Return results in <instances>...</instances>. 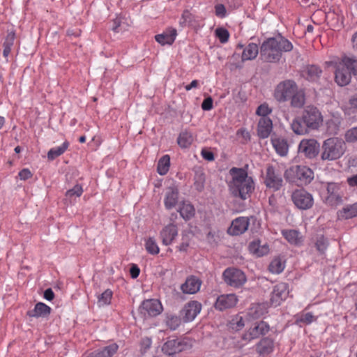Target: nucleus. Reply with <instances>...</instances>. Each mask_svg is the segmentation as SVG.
<instances>
[{"label":"nucleus","mask_w":357,"mask_h":357,"mask_svg":"<svg viewBox=\"0 0 357 357\" xmlns=\"http://www.w3.org/2000/svg\"><path fill=\"white\" fill-rule=\"evenodd\" d=\"M284 176L289 182H295L298 180L305 184L310 183L314 179V172L305 166L291 167L285 171Z\"/></svg>","instance_id":"20e7f679"},{"label":"nucleus","mask_w":357,"mask_h":357,"mask_svg":"<svg viewBox=\"0 0 357 357\" xmlns=\"http://www.w3.org/2000/svg\"><path fill=\"white\" fill-rule=\"evenodd\" d=\"M322 71L320 68L315 65L307 66L302 71V76L310 82L316 81L319 79Z\"/></svg>","instance_id":"a878e982"},{"label":"nucleus","mask_w":357,"mask_h":357,"mask_svg":"<svg viewBox=\"0 0 357 357\" xmlns=\"http://www.w3.org/2000/svg\"><path fill=\"white\" fill-rule=\"evenodd\" d=\"M32 176L31 172L28 169H23L21 172L19 173V176L21 180H26L29 178H31Z\"/></svg>","instance_id":"680f3d73"},{"label":"nucleus","mask_w":357,"mask_h":357,"mask_svg":"<svg viewBox=\"0 0 357 357\" xmlns=\"http://www.w3.org/2000/svg\"><path fill=\"white\" fill-rule=\"evenodd\" d=\"M331 64L335 68V81L339 86H347L351 82V75H357V59L354 57L344 56Z\"/></svg>","instance_id":"7ed1b4c3"},{"label":"nucleus","mask_w":357,"mask_h":357,"mask_svg":"<svg viewBox=\"0 0 357 357\" xmlns=\"http://www.w3.org/2000/svg\"><path fill=\"white\" fill-rule=\"evenodd\" d=\"M271 112L272 109L268 107V105L264 103L257 107L256 114L261 117H268V115L270 114Z\"/></svg>","instance_id":"864d4df0"},{"label":"nucleus","mask_w":357,"mask_h":357,"mask_svg":"<svg viewBox=\"0 0 357 357\" xmlns=\"http://www.w3.org/2000/svg\"><path fill=\"white\" fill-rule=\"evenodd\" d=\"M170 158H160L158 162L157 171L160 175H165L170 166Z\"/></svg>","instance_id":"a19ab883"},{"label":"nucleus","mask_w":357,"mask_h":357,"mask_svg":"<svg viewBox=\"0 0 357 357\" xmlns=\"http://www.w3.org/2000/svg\"><path fill=\"white\" fill-rule=\"evenodd\" d=\"M348 184L351 187L357 188V174L347 178Z\"/></svg>","instance_id":"338daca9"},{"label":"nucleus","mask_w":357,"mask_h":357,"mask_svg":"<svg viewBox=\"0 0 357 357\" xmlns=\"http://www.w3.org/2000/svg\"><path fill=\"white\" fill-rule=\"evenodd\" d=\"M146 250L151 255H157L160 250L155 240L153 238H149L145 243Z\"/></svg>","instance_id":"a18cd8bd"},{"label":"nucleus","mask_w":357,"mask_h":357,"mask_svg":"<svg viewBox=\"0 0 357 357\" xmlns=\"http://www.w3.org/2000/svg\"><path fill=\"white\" fill-rule=\"evenodd\" d=\"M162 310L160 302L156 299L144 301L139 308V313L144 317H155Z\"/></svg>","instance_id":"9b49d317"},{"label":"nucleus","mask_w":357,"mask_h":357,"mask_svg":"<svg viewBox=\"0 0 357 357\" xmlns=\"http://www.w3.org/2000/svg\"><path fill=\"white\" fill-rule=\"evenodd\" d=\"M238 298L234 294H223L218 297L215 307L220 311L236 306Z\"/></svg>","instance_id":"dca6fc26"},{"label":"nucleus","mask_w":357,"mask_h":357,"mask_svg":"<svg viewBox=\"0 0 357 357\" xmlns=\"http://www.w3.org/2000/svg\"><path fill=\"white\" fill-rule=\"evenodd\" d=\"M291 199L294 204L303 210L311 208L314 203L312 195L303 189L295 190L291 195Z\"/></svg>","instance_id":"9d476101"},{"label":"nucleus","mask_w":357,"mask_h":357,"mask_svg":"<svg viewBox=\"0 0 357 357\" xmlns=\"http://www.w3.org/2000/svg\"><path fill=\"white\" fill-rule=\"evenodd\" d=\"M51 308L43 303H38L35 305L33 310L27 312L29 317H47L50 314Z\"/></svg>","instance_id":"c756f323"},{"label":"nucleus","mask_w":357,"mask_h":357,"mask_svg":"<svg viewBox=\"0 0 357 357\" xmlns=\"http://www.w3.org/2000/svg\"><path fill=\"white\" fill-rule=\"evenodd\" d=\"M266 312L264 304H254L248 310V315L252 319H258Z\"/></svg>","instance_id":"4c0bfd02"},{"label":"nucleus","mask_w":357,"mask_h":357,"mask_svg":"<svg viewBox=\"0 0 357 357\" xmlns=\"http://www.w3.org/2000/svg\"><path fill=\"white\" fill-rule=\"evenodd\" d=\"M215 14L219 18H224L227 15L225 6L222 3L215 5Z\"/></svg>","instance_id":"13d9d810"},{"label":"nucleus","mask_w":357,"mask_h":357,"mask_svg":"<svg viewBox=\"0 0 357 357\" xmlns=\"http://www.w3.org/2000/svg\"><path fill=\"white\" fill-rule=\"evenodd\" d=\"M328 243L327 240L323 236H320L317 239L315 247L318 252H319L321 254H324L328 248Z\"/></svg>","instance_id":"603ef678"},{"label":"nucleus","mask_w":357,"mask_h":357,"mask_svg":"<svg viewBox=\"0 0 357 357\" xmlns=\"http://www.w3.org/2000/svg\"><path fill=\"white\" fill-rule=\"evenodd\" d=\"M257 351L261 355H266L272 352L273 342L271 339L264 338L256 345Z\"/></svg>","instance_id":"7c9ffc66"},{"label":"nucleus","mask_w":357,"mask_h":357,"mask_svg":"<svg viewBox=\"0 0 357 357\" xmlns=\"http://www.w3.org/2000/svg\"><path fill=\"white\" fill-rule=\"evenodd\" d=\"M181 324V319L176 316H171L167 318V325L172 330L176 329Z\"/></svg>","instance_id":"6e6d98bb"},{"label":"nucleus","mask_w":357,"mask_h":357,"mask_svg":"<svg viewBox=\"0 0 357 357\" xmlns=\"http://www.w3.org/2000/svg\"><path fill=\"white\" fill-rule=\"evenodd\" d=\"M351 106L357 109V94L352 96L349 100Z\"/></svg>","instance_id":"774afa93"},{"label":"nucleus","mask_w":357,"mask_h":357,"mask_svg":"<svg viewBox=\"0 0 357 357\" xmlns=\"http://www.w3.org/2000/svg\"><path fill=\"white\" fill-rule=\"evenodd\" d=\"M273 129L272 120L269 117H261L257 125V135L261 139L267 138Z\"/></svg>","instance_id":"412c9836"},{"label":"nucleus","mask_w":357,"mask_h":357,"mask_svg":"<svg viewBox=\"0 0 357 357\" xmlns=\"http://www.w3.org/2000/svg\"><path fill=\"white\" fill-rule=\"evenodd\" d=\"M192 236V234L190 231H184L182 233V243L178 246L180 251L185 252L189 246V241L190 238Z\"/></svg>","instance_id":"49530a36"},{"label":"nucleus","mask_w":357,"mask_h":357,"mask_svg":"<svg viewBox=\"0 0 357 357\" xmlns=\"http://www.w3.org/2000/svg\"><path fill=\"white\" fill-rule=\"evenodd\" d=\"M264 182L268 188L273 191L280 190L283 184L281 176L275 172L273 166L266 168Z\"/></svg>","instance_id":"f8f14e48"},{"label":"nucleus","mask_w":357,"mask_h":357,"mask_svg":"<svg viewBox=\"0 0 357 357\" xmlns=\"http://www.w3.org/2000/svg\"><path fill=\"white\" fill-rule=\"evenodd\" d=\"M271 142L278 155L281 156L287 155L289 146L285 139L282 137H273L271 138Z\"/></svg>","instance_id":"c85d7f7f"},{"label":"nucleus","mask_w":357,"mask_h":357,"mask_svg":"<svg viewBox=\"0 0 357 357\" xmlns=\"http://www.w3.org/2000/svg\"><path fill=\"white\" fill-rule=\"evenodd\" d=\"M117 349L118 345L112 344L105 347L101 351L91 354L88 357H112L116 352Z\"/></svg>","instance_id":"c9c22d12"},{"label":"nucleus","mask_w":357,"mask_h":357,"mask_svg":"<svg viewBox=\"0 0 357 357\" xmlns=\"http://www.w3.org/2000/svg\"><path fill=\"white\" fill-rule=\"evenodd\" d=\"M319 149L320 144L314 139H303L298 145V153L305 156H317Z\"/></svg>","instance_id":"ddd939ff"},{"label":"nucleus","mask_w":357,"mask_h":357,"mask_svg":"<svg viewBox=\"0 0 357 357\" xmlns=\"http://www.w3.org/2000/svg\"><path fill=\"white\" fill-rule=\"evenodd\" d=\"M222 278L227 285L234 288L242 287L247 281L244 272L234 267L226 268L222 273Z\"/></svg>","instance_id":"39448f33"},{"label":"nucleus","mask_w":357,"mask_h":357,"mask_svg":"<svg viewBox=\"0 0 357 357\" xmlns=\"http://www.w3.org/2000/svg\"><path fill=\"white\" fill-rule=\"evenodd\" d=\"M258 54V45L254 43H250L243 48L241 60L242 61L253 60L257 56Z\"/></svg>","instance_id":"cd10ccee"},{"label":"nucleus","mask_w":357,"mask_h":357,"mask_svg":"<svg viewBox=\"0 0 357 357\" xmlns=\"http://www.w3.org/2000/svg\"><path fill=\"white\" fill-rule=\"evenodd\" d=\"M289 294V288L288 284L284 282L277 284L272 291L271 303L275 306L280 305L283 301L286 300Z\"/></svg>","instance_id":"4468645a"},{"label":"nucleus","mask_w":357,"mask_h":357,"mask_svg":"<svg viewBox=\"0 0 357 357\" xmlns=\"http://www.w3.org/2000/svg\"><path fill=\"white\" fill-rule=\"evenodd\" d=\"M121 18L119 17H116L113 20V26L112 27V31L116 32V33L119 32V28L121 26Z\"/></svg>","instance_id":"e2e57ef3"},{"label":"nucleus","mask_w":357,"mask_h":357,"mask_svg":"<svg viewBox=\"0 0 357 357\" xmlns=\"http://www.w3.org/2000/svg\"><path fill=\"white\" fill-rule=\"evenodd\" d=\"M112 296V292L109 289L105 290L98 296V305L99 307L105 306L110 303Z\"/></svg>","instance_id":"79ce46f5"},{"label":"nucleus","mask_w":357,"mask_h":357,"mask_svg":"<svg viewBox=\"0 0 357 357\" xmlns=\"http://www.w3.org/2000/svg\"><path fill=\"white\" fill-rule=\"evenodd\" d=\"M193 141L194 137L192 134L188 131L181 132L177 139L178 144L183 149L189 147Z\"/></svg>","instance_id":"e433bc0d"},{"label":"nucleus","mask_w":357,"mask_h":357,"mask_svg":"<svg viewBox=\"0 0 357 357\" xmlns=\"http://www.w3.org/2000/svg\"><path fill=\"white\" fill-rule=\"evenodd\" d=\"M203 110L209 111L213 108V99L211 97L205 98L202 103Z\"/></svg>","instance_id":"052dcab7"},{"label":"nucleus","mask_w":357,"mask_h":357,"mask_svg":"<svg viewBox=\"0 0 357 357\" xmlns=\"http://www.w3.org/2000/svg\"><path fill=\"white\" fill-rule=\"evenodd\" d=\"M314 320H315V318L312 315V314L310 312H307V313L302 314L298 321L300 322L305 323L306 324H311Z\"/></svg>","instance_id":"bf43d9fd"},{"label":"nucleus","mask_w":357,"mask_h":357,"mask_svg":"<svg viewBox=\"0 0 357 357\" xmlns=\"http://www.w3.org/2000/svg\"><path fill=\"white\" fill-rule=\"evenodd\" d=\"M229 173L232 177L229 185L231 194L243 200L248 199L255 189L252 178L248 176L247 172L242 168L234 167Z\"/></svg>","instance_id":"f03ea898"},{"label":"nucleus","mask_w":357,"mask_h":357,"mask_svg":"<svg viewBox=\"0 0 357 357\" xmlns=\"http://www.w3.org/2000/svg\"><path fill=\"white\" fill-rule=\"evenodd\" d=\"M345 140L347 142H357V127L348 130L344 135Z\"/></svg>","instance_id":"5fc2aeb1"},{"label":"nucleus","mask_w":357,"mask_h":357,"mask_svg":"<svg viewBox=\"0 0 357 357\" xmlns=\"http://www.w3.org/2000/svg\"><path fill=\"white\" fill-rule=\"evenodd\" d=\"M282 233L287 241L291 244L299 245L302 243V236L296 230H283Z\"/></svg>","instance_id":"473e14b6"},{"label":"nucleus","mask_w":357,"mask_h":357,"mask_svg":"<svg viewBox=\"0 0 357 357\" xmlns=\"http://www.w3.org/2000/svg\"><path fill=\"white\" fill-rule=\"evenodd\" d=\"M229 324L231 329L238 331L244 327L245 322L242 317L236 316L231 320Z\"/></svg>","instance_id":"09e8293b"},{"label":"nucleus","mask_w":357,"mask_h":357,"mask_svg":"<svg viewBox=\"0 0 357 357\" xmlns=\"http://www.w3.org/2000/svg\"><path fill=\"white\" fill-rule=\"evenodd\" d=\"M205 176L203 172H197L195 175V185L197 190L202 191L204 188Z\"/></svg>","instance_id":"8fccbe9b"},{"label":"nucleus","mask_w":357,"mask_h":357,"mask_svg":"<svg viewBox=\"0 0 357 357\" xmlns=\"http://www.w3.org/2000/svg\"><path fill=\"white\" fill-rule=\"evenodd\" d=\"M215 33L221 43H225L229 40V33L226 29L222 27L218 28L216 29Z\"/></svg>","instance_id":"de8ad7c7"},{"label":"nucleus","mask_w":357,"mask_h":357,"mask_svg":"<svg viewBox=\"0 0 357 357\" xmlns=\"http://www.w3.org/2000/svg\"><path fill=\"white\" fill-rule=\"evenodd\" d=\"M250 252L256 257H262L269 252V247L266 243L261 244L259 241H254L249 245Z\"/></svg>","instance_id":"bb28decb"},{"label":"nucleus","mask_w":357,"mask_h":357,"mask_svg":"<svg viewBox=\"0 0 357 357\" xmlns=\"http://www.w3.org/2000/svg\"><path fill=\"white\" fill-rule=\"evenodd\" d=\"M291 128L293 132L298 135L306 134L308 128L303 122L302 119L299 118H296L292 121Z\"/></svg>","instance_id":"58836bf2"},{"label":"nucleus","mask_w":357,"mask_h":357,"mask_svg":"<svg viewBox=\"0 0 357 357\" xmlns=\"http://www.w3.org/2000/svg\"><path fill=\"white\" fill-rule=\"evenodd\" d=\"M15 38V34L14 31H10L7 33L5 40L3 43V56L7 59L10 52L11 47L14 44V40Z\"/></svg>","instance_id":"f704fd0d"},{"label":"nucleus","mask_w":357,"mask_h":357,"mask_svg":"<svg viewBox=\"0 0 357 357\" xmlns=\"http://www.w3.org/2000/svg\"><path fill=\"white\" fill-rule=\"evenodd\" d=\"M302 121L309 129L317 130L323 123V116L317 107L307 106L303 112Z\"/></svg>","instance_id":"0eeeda50"},{"label":"nucleus","mask_w":357,"mask_h":357,"mask_svg":"<svg viewBox=\"0 0 357 357\" xmlns=\"http://www.w3.org/2000/svg\"><path fill=\"white\" fill-rule=\"evenodd\" d=\"M340 188L337 183H330L327 185L328 195L326 202L331 206H337L342 203V195L340 192Z\"/></svg>","instance_id":"2eb2a0df"},{"label":"nucleus","mask_w":357,"mask_h":357,"mask_svg":"<svg viewBox=\"0 0 357 357\" xmlns=\"http://www.w3.org/2000/svg\"><path fill=\"white\" fill-rule=\"evenodd\" d=\"M178 211L181 216L185 220H189L195 215L193 206L188 202H183Z\"/></svg>","instance_id":"72a5a7b5"},{"label":"nucleus","mask_w":357,"mask_h":357,"mask_svg":"<svg viewBox=\"0 0 357 357\" xmlns=\"http://www.w3.org/2000/svg\"><path fill=\"white\" fill-rule=\"evenodd\" d=\"M236 136L241 142L245 144L250 140L251 136L249 131L244 128L238 129L236 132Z\"/></svg>","instance_id":"3c124183"},{"label":"nucleus","mask_w":357,"mask_h":357,"mask_svg":"<svg viewBox=\"0 0 357 357\" xmlns=\"http://www.w3.org/2000/svg\"><path fill=\"white\" fill-rule=\"evenodd\" d=\"M54 297V294L52 289L49 288L44 292V298L47 301H52Z\"/></svg>","instance_id":"69168bd1"},{"label":"nucleus","mask_w":357,"mask_h":357,"mask_svg":"<svg viewBox=\"0 0 357 357\" xmlns=\"http://www.w3.org/2000/svg\"><path fill=\"white\" fill-rule=\"evenodd\" d=\"M83 190L81 185H76L73 189L68 190L66 193V197H80L82 194Z\"/></svg>","instance_id":"4d7b16f0"},{"label":"nucleus","mask_w":357,"mask_h":357,"mask_svg":"<svg viewBox=\"0 0 357 357\" xmlns=\"http://www.w3.org/2000/svg\"><path fill=\"white\" fill-rule=\"evenodd\" d=\"M201 286V281L195 277H190L186 279L185 283H183L181 289L184 294H195L197 292Z\"/></svg>","instance_id":"5701e85b"},{"label":"nucleus","mask_w":357,"mask_h":357,"mask_svg":"<svg viewBox=\"0 0 357 357\" xmlns=\"http://www.w3.org/2000/svg\"><path fill=\"white\" fill-rule=\"evenodd\" d=\"M130 273L132 278H136L139 274V268L137 265H132L130 270Z\"/></svg>","instance_id":"0e129e2a"},{"label":"nucleus","mask_w":357,"mask_h":357,"mask_svg":"<svg viewBox=\"0 0 357 357\" xmlns=\"http://www.w3.org/2000/svg\"><path fill=\"white\" fill-rule=\"evenodd\" d=\"M194 15L188 10L183 12L179 24L181 26H190L194 21Z\"/></svg>","instance_id":"c03bdc74"},{"label":"nucleus","mask_w":357,"mask_h":357,"mask_svg":"<svg viewBox=\"0 0 357 357\" xmlns=\"http://www.w3.org/2000/svg\"><path fill=\"white\" fill-rule=\"evenodd\" d=\"M273 96L280 102L290 101L293 107L301 108L305 102V91L299 89L297 84L292 79L280 82L275 86Z\"/></svg>","instance_id":"f257e3e1"},{"label":"nucleus","mask_w":357,"mask_h":357,"mask_svg":"<svg viewBox=\"0 0 357 357\" xmlns=\"http://www.w3.org/2000/svg\"><path fill=\"white\" fill-rule=\"evenodd\" d=\"M339 219H349L357 216V203L347 205L337 212Z\"/></svg>","instance_id":"2f4dec72"},{"label":"nucleus","mask_w":357,"mask_h":357,"mask_svg":"<svg viewBox=\"0 0 357 357\" xmlns=\"http://www.w3.org/2000/svg\"><path fill=\"white\" fill-rule=\"evenodd\" d=\"M178 191L174 187H169L167 189L164 198L165 206L167 209H172L178 202Z\"/></svg>","instance_id":"393cba45"},{"label":"nucleus","mask_w":357,"mask_h":357,"mask_svg":"<svg viewBox=\"0 0 357 357\" xmlns=\"http://www.w3.org/2000/svg\"><path fill=\"white\" fill-rule=\"evenodd\" d=\"M272 39L274 42L275 46L276 47L278 51L280 52L281 56L284 52H291L294 48V45L291 42H290L288 39L281 36L280 34L275 37H272Z\"/></svg>","instance_id":"4be33fe9"},{"label":"nucleus","mask_w":357,"mask_h":357,"mask_svg":"<svg viewBox=\"0 0 357 357\" xmlns=\"http://www.w3.org/2000/svg\"><path fill=\"white\" fill-rule=\"evenodd\" d=\"M269 329V326L265 321L256 322L242 335L241 340L245 342L244 344H247L261 335H266Z\"/></svg>","instance_id":"1a4fd4ad"},{"label":"nucleus","mask_w":357,"mask_h":357,"mask_svg":"<svg viewBox=\"0 0 357 357\" xmlns=\"http://www.w3.org/2000/svg\"><path fill=\"white\" fill-rule=\"evenodd\" d=\"M261 59L268 63H276L280 61L282 56L275 46L272 38H269L264 40L260 48Z\"/></svg>","instance_id":"6e6552de"},{"label":"nucleus","mask_w":357,"mask_h":357,"mask_svg":"<svg viewBox=\"0 0 357 357\" xmlns=\"http://www.w3.org/2000/svg\"><path fill=\"white\" fill-rule=\"evenodd\" d=\"M178 235V229L175 225L169 224L160 231V236L164 245H168L172 243Z\"/></svg>","instance_id":"aec40b11"},{"label":"nucleus","mask_w":357,"mask_h":357,"mask_svg":"<svg viewBox=\"0 0 357 357\" xmlns=\"http://www.w3.org/2000/svg\"><path fill=\"white\" fill-rule=\"evenodd\" d=\"M185 348V344L178 339H169L162 346V351L167 355L182 351Z\"/></svg>","instance_id":"6ab92c4d"},{"label":"nucleus","mask_w":357,"mask_h":357,"mask_svg":"<svg viewBox=\"0 0 357 357\" xmlns=\"http://www.w3.org/2000/svg\"><path fill=\"white\" fill-rule=\"evenodd\" d=\"M248 226L249 219L248 218H237L232 221L230 227L228 229V233L234 236L242 234L248 229Z\"/></svg>","instance_id":"a211bd4d"},{"label":"nucleus","mask_w":357,"mask_h":357,"mask_svg":"<svg viewBox=\"0 0 357 357\" xmlns=\"http://www.w3.org/2000/svg\"><path fill=\"white\" fill-rule=\"evenodd\" d=\"M284 268V262L280 258H275L271 262L268 269L269 271L274 274H279Z\"/></svg>","instance_id":"ea45409f"},{"label":"nucleus","mask_w":357,"mask_h":357,"mask_svg":"<svg viewBox=\"0 0 357 357\" xmlns=\"http://www.w3.org/2000/svg\"><path fill=\"white\" fill-rule=\"evenodd\" d=\"M69 143L64 142L61 145L52 148L47 153V156H59L68 149Z\"/></svg>","instance_id":"37998d69"},{"label":"nucleus","mask_w":357,"mask_h":357,"mask_svg":"<svg viewBox=\"0 0 357 357\" xmlns=\"http://www.w3.org/2000/svg\"><path fill=\"white\" fill-rule=\"evenodd\" d=\"M321 156H342L346 151L345 142L338 137H331L324 142Z\"/></svg>","instance_id":"423d86ee"},{"label":"nucleus","mask_w":357,"mask_h":357,"mask_svg":"<svg viewBox=\"0 0 357 357\" xmlns=\"http://www.w3.org/2000/svg\"><path fill=\"white\" fill-rule=\"evenodd\" d=\"M176 35V30L173 28H169L162 33L156 35L155 39L162 45H172L174 42Z\"/></svg>","instance_id":"b1692460"},{"label":"nucleus","mask_w":357,"mask_h":357,"mask_svg":"<svg viewBox=\"0 0 357 357\" xmlns=\"http://www.w3.org/2000/svg\"><path fill=\"white\" fill-rule=\"evenodd\" d=\"M201 304L197 301H191L187 303L181 312L185 321H192L200 312Z\"/></svg>","instance_id":"f3484780"}]
</instances>
